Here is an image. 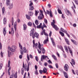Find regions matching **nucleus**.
<instances>
[{"label": "nucleus", "mask_w": 78, "mask_h": 78, "mask_svg": "<svg viewBox=\"0 0 78 78\" xmlns=\"http://www.w3.org/2000/svg\"><path fill=\"white\" fill-rule=\"evenodd\" d=\"M49 16L51 17H53V15L52 14V12L50 11H49Z\"/></svg>", "instance_id": "473e14b6"}, {"label": "nucleus", "mask_w": 78, "mask_h": 78, "mask_svg": "<svg viewBox=\"0 0 78 78\" xmlns=\"http://www.w3.org/2000/svg\"><path fill=\"white\" fill-rule=\"evenodd\" d=\"M64 76L66 78H69L68 77V75H67V73H66L64 71L63 72Z\"/></svg>", "instance_id": "ddd939ff"}, {"label": "nucleus", "mask_w": 78, "mask_h": 78, "mask_svg": "<svg viewBox=\"0 0 78 78\" xmlns=\"http://www.w3.org/2000/svg\"><path fill=\"white\" fill-rule=\"evenodd\" d=\"M29 2L30 3L29 4V6H32V5H33V3L32 1L31 0H30V1Z\"/></svg>", "instance_id": "c756f323"}, {"label": "nucleus", "mask_w": 78, "mask_h": 78, "mask_svg": "<svg viewBox=\"0 0 78 78\" xmlns=\"http://www.w3.org/2000/svg\"><path fill=\"white\" fill-rule=\"evenodd\" d=\"M74 2L76 3V4L78 5V0H74Z\"/></svg>", "instance_id": "5fc2aeb1"}, {"label": "nucleus", "mask_w": 78, "mask_h": 78, "mask_svg": "<svg viewBox=\"0 0 78 78\" xmlns=\"http://www.w3.org/2000/svg\"><path fill=\"white\" fill-rule=\"evenodd\" d=\"M19 47H20V50H22V46L21 45V44L20 43L19 44Z\"/></svg>", "instance_id": "a18cd8bd"}, {"label": "nucleus", "mask_w": 78, "mask_h": 78, "mask_svg": "<svg viewBox=\"0 0 78 78\" xmlns=\"http://www.w3.org/2000/svg\"><path fill=\"white\" fill-rule=\"evenodd\" d=\"M10 61L9 60L8 61V67H9V68L8 69V71L9 72V70H11V67H9V66H10Z\"/></svg>", "instance_id": "6e6552de"}, {"label": "nucleus", "mask_w": 78, "mask_h": 78, "mask_svg": "<svg viewBox=\"0 0 78 78\" xmlns=\"http://www.w3.org/2000/svg\"><path fill=\"white\" fill-rule=\"evenodd\" d=\"M35 23L37 25H39V23H38V21H37V20H36L35 22Z\"/></svg>", "instance_id": "79ce46f5"}, {"label": "nucleus", "mask_w": 78, "mask_h": 78, "mask_svg": "<svg viewBox=\"0 0 78 78\" xmlns=\"http://www.w3.org/2000/svg\"><path fill=\"white\" fill-rule=\"evenodd\" d=\"M43 72L44 73H46L47 72V68L45 67H44L43 69Z\"/></svg>", "instance_id": "f3484780"}, {"label": "nucleus", "mask_w": 78, "mask_h": 78, "mask_svg": "<svg viewBox=\"0 0 78 78\" xmlns=\"http://www.w3.org/2000/svg\"><path fill=\"white\" fill-rule=\"evenodd\" d=\"M44 15L40 14L39 16L38 17V19L39 20H42L44 19Z\"/></svg>", "instance_id": "20e7f679"}, {"label": "nucleus", "mask_w": 78, "mask_h": 78, "mask_svg": "<svg viewBox=\"0 0 78 78\" xmlns=\"http://www.w3.org/2000/svg\"><path fill=\"white\" fill-rule=\"evenodd\" d=\"M36 37L37 38H38V37H39V34H37V33H35L34 34H33L32 35V38L34 39L35 37Z\"/></svg>", "instance_id": "7ed1b4c3"}, {"label": "nucleus", "mask_w": 78, "mask_h": 78, "mask_svg": "<svg viewBox=\"0 0 78 78\" xmlns=\"http://www.w3.org/2000/svg\"><path fill=\"white\" fill-rule=\"evenodd\" d=\"M48 67H49V68L50 69H53V66L50 65H48Z\"/></svg>", "instance_id": "c03bdc74"}, {"label": "nucleus", "mask_w": 78, "mask_h": 78, "mask_svg": "<svg viewBox=\"0 0 78 78\" xmlns=\"http://www.w3.org/2000/svg\"><path fill=\"white\" fill-rule=\"evenodd\" d=\"M43 32L44 35H45V36H48V35L47 34V33H45V30H43Z\"/></svg>", "instance_id": "bb28decb"}, {"label": "nucleus", "mask_w": 78, "mask_h": 78, "mask_svg": "<svg viewBox=\"0 0 78 78\" xmlns=\"http://www.w3.org/2000/svg\"><path fill=\"white\" fill-rule=\"evenodd\" d=\"M71 41L72 42H73V44H74L75 45H76V44H77V42H76V41L71 39Z\"/></svg>", "instance_id": "6ab92c4d"}, {"label": "nucleus", "mask_w": 78, "mask_h": 78, "mask_svg": "<svg viewBox=\"0 0 78 78\" xmlns=\"http://www.w3.org/2000/svg\"><path fill=\"white\" fill-rule=\"evenodd\" d=\"M6 18H4L3 19V23L4 25H6Z\"/></svg>", "instance_id": "5701e85b"}, {"label": "nucleus", "mask_w": 78, "mask_h": 78, "mask_svg": "<svg viewBox=\"0 0 78 78\" xmlns=\"http://www.w3.org/2000/svg\"><path fill=\"white\" fill-rule=\"evenodd\" d=\"M69 68V66L67 64H66L64 66V70L67 72L68 71V68Z\"/></svg>", "instance_id": "0eeeda50"}, {"label": "nucleus", "mask_w": 78, "mask_h": 78, "mask_svg": "<svg viewBox=\"0 0 78 78\" xmlns=\"http://www.w3.org/2000/svg\"><path fill=\"white\" fill-rule=\"evenodd\" d=\"M17 77V72H16L14 75V78H16Z\"/></svg>", "instance_id": "58836bf2"}, {"label": "nucleus", "mask_w": 78, "mask_h": 78, "mask_svg": "<svg viewBox=\"0 0 78 78\" xmlns=\"http://www.w3.org/2000/svg\"><path fill=\"white\" fill-rule=\"evenodd\" d=\"M34 74H35V75H38V73H37V70H36V71H35Z\"/></svg>", "instance_id": "4d7b16f0"}, {"label": "nucleus", "mask_w": 78, "mask_h": 78, "mask_svg": "<svg viewBox=\"0 0 78 78\" xmlns=\"http://www.w3.org/2000/svg\"><path fill=\"white\" fill-rule=\"evenodd\" d=\"M27 25L28 26H30V27H31V26H32V23L29 22L28 23Z\"/></svg>", "instance_id": "cd10ccee"}, {"label": "nucleus", "mask_w": 78, "mask_h": 78, "mask_svg": "<svg viewBox=\"0 0 78 78\" xmlns=\"http://www.w3.org/2000/svg\"><path fill=\"white\" fill-rule=\"evenodd\" d=\"M47 57V56L46 55H42L41 58V61H43V59H46Z\"/></svg>", "instance_id": "423d86ee"}, {"label": "nucleus", "mask_w": 78, "mask_h": 78, "mask_svg": "<svg viewBox=\"0 0 78 78\" xmlns=\"http://www.w3.org/2000/svg\"><path fill=\"white\" fill-rule=\"evenodd\" d=\"M14 78V74H12V75L10 76V78Z\"/></svg>", "instance_id": "864d4df0"}, {"label": "nucleus", "mask_w": 78, "mask_h": 78, "mask_svg": "<svg viewBox=\"0 0 78 78\" xmlns=\"http://www.w3.org/2000/svg\"><path fill=\"white\" fill-rule=\"evenodd\" d=\"M21 74L22 75H23V73H24V69L22 68L21 71Z\"/></svg>", "instance_id": "2f4dec72"}, {"label": "nucleus", "mask_w": 78, "mask_h": 78, "mask_svg": "<svg viewBox=\"0 0 78 78\" xmlns=\"http://www.w3.org/2000/svg\"><path fill=\"white\" fill-rule=\"evenodd\" d=\"M42 70H39V72L40 73V74H42Z\"/></svg>", "instance_id": "69168bd1"}, {"label": "nucleus", "mask_w": 78, "mask_h": 78, "mask_svg": "<svg viewBox=\"0 0 78 78\" xmlns=\"http://www.w3.org/2000/svg\"><path fill=\"white\" fill-rule=\"evenodd\" d=\"M26 17L27 19L29 20V19H31V17H30V16L28 15H26Z\"/></svg>", "instance_id": "c85d7f7f"}, {"label": "nucleus", "mask_w": 78, "mask_h": 78, "mask_svg": "<svg viewBox=\"0 0 78 78\" xmlns=\"http://www.w3.org/2000/svg\"><path fill=\"white\" fill-rule=\"evenodd\" d=\"M73 26L74 27H76V24L75 23H74L73 25Z\"/></svg>", "instance_id": "774afa93"}, {"label": "nucleus", "mask_w": 78, "mask_h": 78, "mask_svg": "<svg viewBox=\"0 0 78 78\" xmlns=\"http://www.w3.org/2000/svg\"><path fill=\"white\" fill-rule=\"evenodd\" d=\"M58 12L59 14H62V12H61V11L59 10V9H58Z\"/></svg>", "instance_id": "3c124183"}, {"label": "nucleus", "mask_w": 78, "mask_h": 78, "mask_svg": "<svg viewBox=\"0 0 78 78\" xmlns=\"http://www.w3.org/2000/svg\"><path fill=\"white\" fill-rule=\"evenodd\" d=\"M48 64H52V62H51V61H50V60H49L48 61Z\"/></svg>", "instance_id": "052dcab7"}, {"label": "nucleus", "mask_w": 78, "mask_h": 78, "mask_svg": "<svg viewBox=\"0 0 78 78\" xmlns=\"http://www.w3.org/2000/svg\"><path fill=\"white\" fill-rule=\"evenodd\" d=\"M48 65V63L47 62H45L44 64V66H47V65Z\"/></svg>", "instance_id": "e2e57ef3"}, {"label": "nucleus", "mask_w": 78, "mask_h": 78, "mask_svg": "<svg viewBox=\"0 0 78 78\" xmlns=\"http://www.w3.org/2000/svg\"><path fill=\"white\" fill-rule=\"evenodd\" d=\"M31 62H30L28 63L27 66H28L29 67V66H31Z\"/></svg>", "instance_id": "bf43d9fd"}, {"label": "nucleus", "mask_w": 78, "mask_h": 78, "mask_svg": "<svg viewBox=\"0 0 78 78\" xmlns=\"http://www.w3.org/2000/svg\"><path fill=\"white\" fill-rule=\"evenodd\" d=\"M65 33L67 35V36H68L69 37H70V35L68 34V33H67V31H65Z\"/></svg>", "instance_id": "8fccbe9b"}, {"label": "nucleus", "mask_w": 78, "mask_h": 78, "mask_svg": "<svg viewBox=\"0 0 78 78\" xmlns=\"http://www.w3.org/2000/svg\"><path fill=\"white\" fill-rule=\"evenodd\" d=\"M2 66H3V64L2 63H1L0 64V70L2 69Z\"/></svg>", "instance_id": "603ef678"}, {"label": "nucleus", "mask_w": 78, "mask_h": 78, "mask_svg": "<svg viewBox=\"0 0 78 78\" xmlns=\"http://www.w3.org/2000/svg\"><path fill=\"white\" fill-rule=\"evenodd\" d=\"M14 27L15 30V31H16L17 30V23L15 22L14 23Z\"/></svg>", "instance_id": "dca6fc26"}, {"label": "nucleus", "mask_w": 78, "mask_h": 78, "mask_svg": "<svg viewBox=\"0 0 78 78\" xmlns=\"http://www.w3.org/2000/svg\"><path fill=\"white\" fill-rule=\"evenodd\" d=\"M55 66L56 68H58L59 67L58 66V64L57 63H56L55 64Z\"/></svg>", "instance_id": "338daca9"}, {"label": "nucleus", "mask_w": 78, "mask_h": 78, "mask_svg": "<svg viewBox=\"0 0 78 78\" xmlns=\"http://www.w3.org/2000/svg\"><path fill=\"white\" fill-rule=\"evenodd\" d=\"M58 48H59L60 49H61V50L63 51V53H64V49H63V48L62 46H58Z\"/></svg>", "instance_id": "393cba45"}, {"label": "nucleus", "mask_w": 78, "mask_h": 78, "mask_svg": "<svg viewBox=\"0 0 78 78\" xmlns=\"http://www.w3.org/2000/svg\"><path fill=\"white\" fill-rule=\"evenodd\" d=\"M8 49H10V51L12 52H14L16 51V47L14 46H12L11 47L9 46L8 48Z\"/></svg>", "instance_id": "f03ea898"}, {"label": "nucleus", "mask_w": 78, "mask_h": 78, "mask_svg": "<svg viewBox=\"0 0 78 78\" xmlns=\"http://www.w3.org/2000/svg\"><path fill=\"white\" fill-rule=\"evenodd\" d=\"M34 29H32L30 31V36H32L33 35V33H34Z\"/></svg>", "instance_id": "9b49d317"}, {"label": "nucleus", "mask_w": 78, "mask_h": 78, "mask_svg": "<svg viewBox=\"0 0 78 78\" xmlns=\"http://www.w3.org/2000/svg\"><path fill=\"white\" fill-rule=\"evenodd\" d=\"M52 57L53 58V59H55V60H56L57 59L56 58V57L54 55H52Z\"/></svg>", "instance_id": "f704fd0d"}, {"label": "nucleus", "mask_w": 78, "mask_h": 78, "mask_svg": "<svg viewBox=\"0 0 78 78\" xmlns=\"http://www.w3.org/2000/svg\"><path fill=\"white\" fill-rule=\"evenodd\" d=\"M59 33H60V34H61V36H62V37H64V34H63V33L61 31H59Z\"/></svg>", "instance_id": "c9c22d12"}, {"label": "nucleus", "mask_w": 78, "mask_h": 78, "mask_svg": "<svg viewBox=\"0 0 78 78\" xmlns=\"http://www.w3.org/2000/svg\"><path fill=\"white\" fill-rule=\"evenodd\" d=\"M12 8H13V4H10L9 5V9H12Z\"/></svg>", "instance_id": "412c9836"}, {"label": "nucleus", "mask_w": 78, "mask_h": 78, "mask_svg": "<svg viewBox=\"0 0 78 78\" xmlns=\"http://www.w3.org/2000/svg\"><path fill=\"white\" fill-rule=\"evenodd\" d=\"M20 53L22 55H23V51L22 50L20 49Z\"/></svg>", "instance_id": "a19ab883"}, {"label": "nucleus", "mask_w": 78, "mask_h": 78, "mask_svg": "<svg viewBox=\"0 0 78 78\" xmlns=\"http://www.w3.org/2000/svg\"><path fill=\"white\" fill-rule=\"evenodd\" d=\"M52 27L54 28H55L56 31H57L59 30V28L58 27H57V26L56 25H54V26H52Z\"/></svg>", "instance_id": "f8f14e48"}, {"label": "nucleus", "mask_w": 78, "mask_h": 78, "mask_svg": "<svg viewBox=\"0 0 78 78\" xmlns=\"http://www.w3.org/2000/svg\"><path fill=\"white\" fill-rule=\"evenodd\" d=\"M11 33H12V34H14V29L13 28H12Z\"/></svg>", "instance_id": "49530a36"}, {"label": "nucleus", "mask_w": 78, "mask_h": 78, "mask_svg": "<svg viewBox=\"0 0 78 78\" xmlns=\"http://www.w3.org/2000/svg\"><path fill=\"white\" fill-rule=\"evenodd\" d=\"M23 27L24 30H27V25H26L25 24H23Z\"/></svg>", "instance_id": "b1692460"}, {"label": "nucleus", "mask_w": 78, "mask_h": 78, "mask_svg": "<svg viewBox=\"0 0 78 78\" xmlns=\"http://www.w3.org/2000/svg\"><path fill=\"white\" fill-rule=\"evenodd\" d=\"M38 45V44L37 43H36L34 44V47H35V48H37V45Z\"/></svg>", "instance_id": "ea45409f"}, {"label": "nucleus", "mask_w": 78, "mask_h": 78, "mask_svg": "<svg viewBox=\"0 0 78 78\" xmlns=\"http://www.w3.org/2000/svg\"><path fill=\"white\" fill-rule=\"evenodd\" d=\"M35 41H34V40H33V47H34V44H35Z\"/></svg>", "instance_id": "6e6d98bb"}, {"label": "nucleus", "mask_w": 78, "mask_h": 78, "mask_svg": "<svg viewBox=\"0 0 78 78\" xmlns=\"http://www.w3.org/2000/svg\"><path fill=\"white\" fill-rule=\"evenodd\" d=\"M35 59L37 61H38L39 59H38V57L37 56L35 57Z\"/></svg>", "instance_id": "0e129e2a"}, {"label": "nucleus", "mask_w": 78, "mask_h": 78, "mask_svg": "<svg viewBox=\"0 0 78 78\" xmlns=\"http://www.w3.org/2000/svg\"><path fill=\"white\" fill-rule=\"evenodd\" d=\"M65 48L66 51V52L68 53V52H69V50H68V49L67 48V47H65Z\"/></svg>", "instance_id": "09e8293b"}, {"label": "nucleus", "mask_w": 78, "mask_h": 78, "mask_svg": "<svg viewBox=\"0 0 78 78\" xmlns=\"http://www.w3.org/2000/svg\"><path fill=\"white\" fill-rule=\"evenodd\" d=\"M23 68H24V70L26 71L27 70V64H25V65L24 64V62H23Z\"/></svg>", "instance_id": "1a4fd4ad"}, {"label": "nucleus", "mask_w": 78, "mask_h": 78, "mask_svg": "<svg viewBox=\"0 0 78 78\" xmlns=\"http://www.w3.org/2000/svg\"><path fill=\"white\" fill-rule=\"evenodd\" d=\"M5 8L4 7H3L2 8V14H4V12H5Z\"/></svg>", "instance_id": "37998d69"}, {"label": "nucleus", "mask_w": 78, "mask_h": 78, "mask_svg": "<svg viewBox=\"0 0 78 78\" xmlns=\"http://www.w3.org/2000/svg\"><path fill=\"white\" fill-rule=\"evenodd\" d=\"M68 48L69 50V52H70V53L71 54V55L72 56H73V52L72 51V50L71 49H70V48L69 47H68Z\"/></svg>", "instance_id": "9d476101"}, {"label": "nucleus", "mask_w": 78, "mask_h": 78, "mask_svg": "<svg viewBox=\"0 0 78 78\" xmlns=\"http://www.w3.org/2000/svg\"><path fill=\"white\" fill-rule=\"evenodd\" d=\"M8 57H10V55H12L13 54L12 53V52H11L10 51H9V50L8 51Z\"/></svg>", "instance_id": "4468645a"}, {"label": "nucleus", "mask_w": 78, "mask_h": 78, "mask_svg": "<svg viewBox=\"0 0 78 78\" xmlns=\"http://www.w3.org/2000/svg\"><path fill=\"white\" fill-rule=\"evenodd\" d=\"M34 9V7L33 6H30L29 8V10L33 11Z\"/></svg>", "instance_id": "7c9ffc66"}, {"label": "nucleus", "mask_w": 78, "mask_h": 78, "mask_svg": "<svg viewBox=\"0 0 78 78\" xmlns=\"http://www.w3.org/2000/svg\"><path fill=\"white\" fill-rule=\"evenodd\" d=\"M29 15L30 16H33V12L32 11H29L28 12Z\"/></svg>", "instance_id": "aec40b11"}, {"label": "nucleus", "mask_w": 78, "mask_h": 78, "mask_svg": "<svg viewBox=\"0 0 78 78\" xmlns=\"http://www.w3.org/2000/svg\"><path fill=\"white\" fill-rule=\"evenodd\" d=\"M3 33L4 36H5L6 34V28H5V27H4L3 28Z\"/></svg>", "instance_id": "2eb2a0df"}, {"label": "nucleus", "mask_w": 78, "mask_h": 78, "mask_svg": "<svg viewBox=\"0 0 78 78\" xmlns=\"http://www.w3.org/2000/svg\"><path fill=\"white\" fill-rule=\"evenodd\" d=\"M48 39L45 40L43 42V43L44 44H47V42H48Z\"/></svg>", "instance_id": "72a5a7b5"}, {"label": "nucleus", "mask_w": 78, "mask_h": 78, "mask_svg": "<svg viewBox=\"0 0 78 78\" xmlns=\"http://www.w3.org/2000/svg\"><path fill=\"white\" fill-rule=\"evenodd\" d=\"M38 47L39 49H37V51L38 52V53H41V51L42 50V53L43 54H44L45 53V49H44V47L43 46H44V44H41V43H40V42H38Z\"/></svg>", "instance_id": "f257e3e1"}, {"label": "nucleus", "mask_w": 78, "mask_h": 78, "mask_svg": "<svg viewBox=\"0 0 78 78\" xmlns=\"http://www.w3.org/2000/svg\"><path fill=\"white\" fill-rule=\"evenodd\" d=\"M14 24V18L13 17L12 18V25Z\"/></svg>", "instance_id": "4c0bfd02"}, {"label": "nucleus", "mask_w": 78, "mask_h": 78, "mask_svg": "<svg viewBox=\"0 0 78 78\" xmlns=\"http://www.w3.org/2000/svg\"><path fill=\"white\" fill-rule=\"evenodd\" d=\"M44 23H45L46 24H47V19H44Z\"/></svg>", "instance_id": "de8ad7c7"}, {"label": "nucleus", "mask_w": 78, "mask_h": 78, "mask_svg": "<svg viewBox=\"0 0 78 78\" xmlns=\"http://www.w3.org/2000/svg\"><path fill=\"white\" fill-rule=\"evenodd\" d=\"M60 30L62 31V32H64V33H65L66 31V30H64V29L62 28L60 29Z\"/></svg>", "instance_id": "e433bc0d"}, {"label": "nucleus", "mask_w": 78, "mask_h": 78, "mask_svg": "<svg viewBox=\"0 0 78 78\" xmlns=\"http://www.w3.org/2000/svg\"><path fill=\"white\" fill-rule=\"evenodd\" d=\"M22 50L24 52V53H27V50L26 49V48L25 47H23V49H22Z\"/></svg>", "instance_id": "4be33fe9"}, {"label": "nucleus", "mask_w": 78, "mask_h": 78, "mask_svg": "<svg viewBox=\"0 0 78 78\" xmlns=\"http://www.w3.org/2000/svg\"><path fill=\"white\" fill-rule=\"evenodd\" d=\"M51 41L52 42V43L53 45V46H55V41H54V40H53V38H51Z\"/></svg>", "instance_id": "a211bd4d"}, {"label": "nucleus", "mask_w": 78, "mask_h": 78, "mask_svg": "<svg viewBox=\"0 0 78 78\" xmlns=\"http://www.w3.org/2000/svg\"><path fill=\"white\" fill-rule=\"evenodd\" d=\"M53 22H52L51 23V25L52 27L54 26V25H55V21L54 20H53Z\"/></svg>", "instance_id": "a878e982"}, {"label": "nucleus", "mask_w": 78, "mask_h": 78, "mask_svg": "<svg viewBox=\"0 0 78 78\" xmlns=\"http://www.w3.org/2000/svg\"><path fill=\"white\" fill-rule=\"evenodd\" d=\"M6 5H7V6H8V5H9L10 4V2H6Z\"/></svg>", "instance_id": "680f3d73"}, {"label": "nucleus", "mask_w": 78, "mask_h": 78, "mask_svg": "<svg viewBox=\"0 0 78 78\" xmlns=\"http://www.w3.org/2000/svg\"><path fill=\"white\" fill-rule=\"evenodd\" d=\"M72 62H70V63L71 64L72 66H73V67H74V66H73V65H75V60H74V59H72Z\"/></svg>", "instance_id": "39448f33"}, {"label": "nucleus", "mask_w": 78, "mask_h": 78, "mask_svg": "<svg viewBox=\"0 0 78 78\" xmlns=\"http://www.w3.org/2000/svg\"><path fill=\"white\" fill-rule=\"evenodd\" d=\"M27 75V73L25 72L24 74L23 78H26V75Z\"/></svg>", "instance_id": "13d9d810"}]
</instances>
